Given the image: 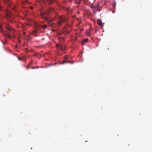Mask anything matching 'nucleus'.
Masks as SVG:
<instances>
[{
  "label": "nucleus",
  "instance_id": "nucleus-1",
  "mask_svg": "<svg viewBox=\"0 0 152 152\" xmlns=\"http://www.w3.org/2000/svg\"><path fill=\"white\" fill-rule=\"evenodd\" d=\"M53 11H54V9L52 8L49 7L47 11L41 14L42 17L45 19L47 21V23L50 26L53 27H54L56 25L58 26H60L65 21H67V18H66L65 16L62 15L58 17V21L57 24L52 23L51 21L47 17V16L48 15L49 13Z\"/></svg>",
  "mask_w": 152,
  "mask_h": 152
},
{
  "label": "nucleus",
  "instance_id": "nucleus-2",
  "mask_svg": "<svg viewBox=\"0 0 152 152\" xmlns=\"http://www.w3.org/2000/svg\"><path fill=\"white\" fill-rule=\"evenodd\" d=\"M56 48L58 50H61L62 51L65 50L66 49L65 46L63 45H57Z\"/></svg>",
  "mask_w": 152,
  "mask_h": 152
},
{
  "label": "nucleus",
  "instance_id": "nucleus-3",
  "mask_svg": "<svg viewBox=\"0 0 152 152\" xmlns=\"http://www.w3.org/2000/svg\"><path fill=\"white\" fill-rule=\"evenodd\" d=\"M31 34L35 37H37V31L35 30L33 31L32 32Z\"/></svg>",
  "mask_w": 152,
  "mask_h": 152
},
{
  "label": "nucleus",
  "instance_id": "nucleus-4",
  "mask_svg": "<svg viewBox=\"0 0 152 152\" xmlns=\"http://www.w3.org/2000/svg\"><path fill=\"white\" fill-rule=\"evenodd\" d=\"M7 18H9L10 19V22H12L13 21L11 20V19L13 18L11 16L10 14L9 15L8 14H7Z\"/></svg>",
  "mask_w": 152,
  "mask_h": 152
},
{
  "label": "nucleus",
  "instance_id": "nucleus-5",
  "mask_svg": "<svg viewBox=\"0 0 152 152\" xmlns=\"http://www.w3.org/2000/svg\"><path fill=\"white\" fill-rule=\"evenodd\" d=\"M67 63H70V61H67L66 60H64L60 64H63Z\"/></svg>",
  "mask_w": 152,
  "mask_h": 152
},
{
  "label": "nucleus",
  "instance_id": "nucleus-6",
  "mask_svg": "<svg viewBox=\"0 0 152 152\" xmlns=\"http://www.w3.org/2000/svg\"><path fill=\"white\" fill-rule=\"evenodd\" d=\"M7 28L9 31H12L13 29L11 27L7 26Z\"/></svg>",
  "mask_w": 152,
  "mask_h": 152
},
{
  "label": "nucleus",
  "instance_id": "nucleus-7",
  "mask_svg": "<svg viewBox=\"0 0 152 152\" xmlns=\"http://www.w3.org/2000/svg\"><path fill=\"white\" fill-rule=\"evenodd\" d=\"M88 39L87 38H86L83 40V43H86L88 42Z\"/></svg>",
  "mask_w": 152,
  "mask_h": 152
},
{
  "label": "nucleus",
  "instance_id": "nucleus-8",
  "mask_svg": "<svg viewBox=\"0 0 152 152\" xmlns=\"http://www.w3.org/2000/svg\"><path fill=\"white\" fill-rule=\"evenodd\" d=\"M47 26L46 25H44L42 26V28L43 29H45L47 28Z\"/></svg>",
  "mask_w": 152,
  "mask_h": 152
},
{
  "label": "nucleus",
  "instance_id": "nucleus-9",
  "mask_svg": "<svg viewBox=\"0 0 152 152\" xmlns=\"http://www.w3.org/2000/svg\"><path fill=\"white\" fill-rule=\"evenodd\" d=\"M98 24L100 26H102V23L101 21H99L98 22Z\"/></svg>",
  "mask_w": 152,
  "mask_h": 152
},
{
  "label": "nucleus",
  "instance_id": "nucleus-10",
  "mask_svg": "<svg viewBox=\"0 0 152 152\" xmlns=\"http://www.w3.org/2000/svg\"><path fill=\"white\" fill-rule=\"evenodd\" d=\"M80 1L81 0H77V1L78 2H77V3L78 4H80Z\"/></svg>",
  "mask_w": 152,
  "mask_h": 152
},
{
  "label": "nucleus",
  "instance_id": "nucleus-11",
  "mask_svg": "<svg viewBox=\"0 0 152 152\" xmlns=\"http://www.w3.org/2000/svg\"><path fill=\"white\" fill-rule=\"evenodd\" d=\"M18 59L19 60H22V58L19 57H18Z\"/></svg>",
  "mask_w": 152,
  "mask_h": 152
},
{
  "label": "nucleus",
  "instance_id": "nucleus-12",
  "mask_svg": "<svg viewBox=\"0 0 152 152\" xmlns=\"http://www.w3.org/2000/svg\"><path fill=\"white\" fill-rule=\"evenodd\" d=\"M37 56H38V53H37L35 55H34V56H36L37 57Z\"/></svg>",
  "mask_w": 152,
  "mask_h": 152
},
{
  "label": "nucleus",
  "instance_id": "nucleus-13",
  "mask_svg": "<svg viewBox=\"0 0 152 152\" xmlns=\"http://www.w3.org/2000/svg\"><path fill=\"white\" fill-rule=\"evenodd\" d=\"M30 65V64H29L28 66H27V69H28L30 68V67H29V65Z\"/></svg>",
  "mask_w": 152,
  "mask_h": 152
},
{
  "label": "nucleus",
  "instance_id": "nucleus-14",
  "mask_svg": "<svg viewBox=\"0 0 152 152\" xmlns=\"http://www.w3.org/2000/svg\"><path fill=\"white\" fill-rule=\"evenodd\" d=\"M68 57L67 56H65V59H68Z\"/></svg>",
  "mask_w": 152,
  "mask_h": 152
},
{
  "label": "nucleus",
  "instance_id": "nucleus-15",
  "mask_svg": "<svg viewBox=\"0 0 152 152\" xmlns=\"http://www.w3.org/2000/svg\"><path fill=\"white\" fill-rule=\"evenodd\" d=\"M28 48H27L26 49V51H28Z\"/></svg>",
  "mask_w": 152,
  "mask_h": 152
},
{
  "label": "nucleus",
  "instance_id": "nucleus-16",
  "mask_svg": "<svg viewBox=\"0 0 152 152\" xmlns=\"http://www.w3.org/2000/svg\"><path fill=\"white\" fill-rule=\"evenodd\" d=\"M8 37L9 38H10V35H8Z\"/></svg>",
  "mask_w": 152,
  "mask_h": 152
},
{
  "label": "nucleus",
  "instance_id": "nucleus-17",
  "mask_svg": "<svg viewBox=\"0 0 152 152\" xmlns=\"http://www.w3.org/2000/svg\"><path fill=\"white\" fill-rule=\"evenodd\" d=\"M35 67H32V69H35Z\"/></svg>",
  "mask_w": 152,
  "mask_h": 152
},
{
  "label": "nucleus",
  "instance_id": "nucleus-18",
  "mask_svg": "<svg viewBox=\"0 0 152 152\" xmlns=\"http://www.w3.org/2000/svg\"><path fill=\"white\" fill-rule=\"evenodd\" d=\"M52 31H55V30H54V29H53V30H52Z\"/></svg>",
  "mask_w": 152,
  "mask_h": 152
},
{
  "label": "nucleus",
  "instance_id": "nucleus-19",
  "mask_svg": "<svg viewBox=\"0 0 152 152\" xmlns=\"http://www.w3.org/2000/svg\"><path fill=\"white\" fill-rule=\"evenodd\" d=\"M72 0H70V2H72Z\"/></svg>",
  "mask_w": 152,
  "mask_h": 152
},
{
  "label": "nucleus",
  "instance_id": "nucleus-20",
  "mask_svg": "<svg viewBox=\"0 0 152 152\" xmlns=\"http://www.w3.org/2000/svg\"><path fill=\"white\" fill-rule=\"evenodd\" d=\"M44 39H45V38H43L42 39L43 40H44Z\"/></svg>",
  "mask_w": 152,
  "mask_h": 152
},
{
  "label": "nucleus",
  "instance_id": "nucleus-21",
  "mask_svg": "<svg viewBox=\"0 0 152 152\" xmlns=\"http://www.w3.org/2000/svg\"><path fill=\"white\" fill-rule=\"evenodd\" d=\"M38 58H40L39 57H38V56H37V57Z\"/></svg>",
  "mask_w": 152,
  "mask_h": 152
},
{
  "label": "nucleus",
  "instance_id": "nucleus-22",
  "mask_svg": "<svg viewBox=\"0 0 152 152\" xmlns=\"http://www.w3.org/2000/svg\"><path fill=\"white\" fill-rule=\"evenodd\" d=\"M7 0V1H9V0Z\"/></svg>",
  "mask_w": 152,
  "mask_h": 152
},
{
  "label": "nucleus",
  "instance_id": "nucleus-23",
  "mask_svg": "<svg viewBox=\"0 0 152 152\" xmlns=\"http://www.w3.org/2000/svg\"><path fill=\"white\" fill-rule=\"evenodd\" d=\"M25 34V33H24V34Z\"/></svg>",
  "mask_w": 152,
  "mask_h": 152
}]
</instances>
